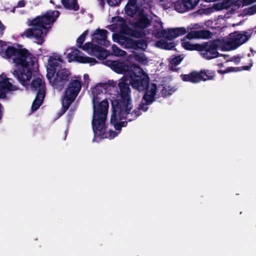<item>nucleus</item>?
<instances>
[{"mask_svg":"<svg viewBox=\"0 0 256 256\" xmlns=\"http://www.w3.org/2000/svg\"><path fill=\"white\" fill-rule=\"evenodd\" d=\"M116 82L109 80L108 82L97 85L92 90L94 98L92 127L94 135L102 138H113L117 136V134L114 130H110L108 132V136H106V120L108 113V102L106 98L101 100L102 98L99 96L108 93L112 88L116 87Z\"/></svg>","mask_w":256,"mask_h":256,"instance_id":"obj_1","label":"nucleus"},{"mask_svg":"<svg viewBox=\"0 0 256 256\" xmlns=\"http://www.w3.org/2000/svg\"><path fill=\"white\" fill-rule=\"evenodd\" d=\"M0 55L5 58L13 57V62L15 64L12 74L22 86L27 84L32 74V68L34 62L32 60V54L26 48H17L9 46L4 51L0 52Z\"/></svg>","mask_w":256,"mask_h":256,"instance_id":"obj_2","label":"nucleus"},{"mask_svg":"<svg viewBox=\"0 0 256 256\" xmlns=\"http://www.w3.org/2000/svg\"><path fill=\"white\" fill-rule=\"evenodd\" d=\"M58 10H49L41 16H38L33 18L29 26L32 28H28L20 34L22 38L24 36L31 38H34L36 39V43L42 44L44 42V38L48 32V25H52L60 16Z\"/></svg>","mask_w":256,"mask_h":256,"instance_id":"obj_3","label":"nucleus"},{"mask_svg":"<svg viewBox=\"0 0 256 256\" xmlns=\"http://www.w3.org/2000/svg\"><path fill=\"white\" fill-rule=\"evenodd\" d=\"M128 72V79L132 88L139 92H146L151 88L150 77L140 66L132 64Z\"/></svg>","mask_w":256,"mask_h":256,"instance_id":"obj_4","label":"nucleus"},{"mask_svg":"<svg viewBox=\"0 0 256 256\" xmlns=\"http://www.w3.org/2000/svg\"><path fill=\"white\" fill-rule=\"evenodd\" d=\"M128 77L123 76L119 80L118 86L119 88V95L120 98L112 100V106L120 107L128 110H132L133 108L132 100L131 98V90L130 87Z\"/></svg>","mask_w":256,"mask_h":256,"instance_id":"obj_5","label":"nucleus"},{"mask_svg":"<svg viewBox=\"0 0 256 256\" xmlns=\"http://www.w3.org/2000/svg\"><path fill=\"white\" fill-rule=\"evenodd\" d=\"M160 30H154L153 34L156 38H164L165 39L158 40L156 43V47L166 50H170L175 47V44L174 42H168L173 38H176V28H168V30L163 29L162 23L160 22L158 24Z\"/></svg>","mask_w":256,"mask_h":256,"instance_id":"obj_6","label":"nucleus"},{"mask_svg":"<svg viewBox=\"0 0 256 256\" xmlns=\"http://www.w3.org/2000/svg\"><path fill=\"white\" fill-rule=\"evenodd\" d=\"M116 106H112V114L110 123L114 126L116 130L119 132L122 130V126L118 122V120L127 119L129 122H131L136 119L142 114L138 110H133L130 113L132 110H128Z\"/></svg>","mask_w":256,"mask_h":256,"instance_id":"obj_7","label":"nucleus"},{"mask_svg":"<svg viewBox=\"0 0 256 256\" xmlns=\"http://www.w3.org/2000/svg\"><path fill=\"white\" fill-rule=\"evenodd\" d=\"M82 88L81 82L78 80H71L64 94L62 102L60 116L64 114L68 109L70 105L74 100Z\"/></svg>","mask_w":256,"mask_h":256,"instance_id":"obj_8","label":"nucleus"},{"mask_svg":"<svg viewBox=\"0 0 256 256\" xmlns=\"http://www.w3.org/2000/svg\"><path fill=\"white\" fill-rule=\"evenodd\" d=\"M30 89L33 92H36L31 107L32 110L34 112L38 110L42 104L46 96L44 81L40 78H34L31 82Z\"/></svg>","mask_w":256,"mask_h":256,"instance_id":"obj_9","label":"nucleus"},{"mask_svg":"<svg viewBox=\"0 0 256 256\" xmlns=\"http://www.w3.org/2000/svg\"><path fill=\"white\" fill-rule=\"evenodd\" d=\"M223 50L221 40L217 38L200 44L198 51L206 60H211L220 56L218 50Z\"/></svg>","mask_w":256,"mask_h":256,"instance_id":"obj_10","label":"nucleus"},{"mask_svg":"<svg viewBox=\"0 0 256 256\" xmlns=\"http://www.w3.org/2000/svg\"><path fill=\"white\" fill-rule=\"evenodd\" d=\"M216 72L208 69L201 70L200 72L192 71L187 74H181L180 78L184 82L197 84L201 81L214 80Z\"/></svg>","mask_w":256,"mask_h":256,"instance_id":"obj_11","label":"nucleus"},{"mask_svg":"<svg viewBox=\"0 0 256 256\" xmlns=\"http://www.w3.org/2000/svg\"><path fill=\"white\" fill-rule=\"evenodd\" d=\"M252 32L251 30L244 34L234 32L230 34L226 40H221L223 50H230L236 48L250 38Z\"/></svg>","mask_w":256,"mask_h":256,"instance_id":"obj_12","label":"nucleus"},{"mask_svg":"<svg viewBox=\"0 0 256 256\" xmlns=\"http://www.w3.org/2000/svg\"><path fill=\"white\" fill-rule=\"evenodd\" d=\"M56 74L55 76L54 73L52 76L48 74L46 76L54 88L61 90L69 80L70 73L68 70L64 68L56 70Z\"/></svg>","mask_w":256,"mask_h":256,"instance_id":"obj_13","label":"nucleus"},{"mask_svg":"<svg viewBox=\"0 0 256 256\" xmlns=\"http://www.w3.org/2000/svg\"><path fill=\"white\" fill-rule=\"evenodd\" d=\"M156 92L157 85L156 84L152 83L150 89L145 92L142 98V103L136 110H138L140 112V110L146 112L148 109V106L151 104L156 100Z\"/></svg>","mask_w":256,"mask_h":256,"instance_id":"obj_14","label":"nucleus"},{"mask_svg":"<svg viewBox=\"0 0 256 256\" xmlns=\"http://www.w3.org/2000/svg\"><path fill=\"white\" fill-rule=\"evenodd\" d=\"M200 26L198 24H194L192 28H190L191 31L187 34L186 38L188 40H192L194 38H210L212 37V34L209 30H196Z\"/></svg>","mask_w":256,"mask_h":256,"instance_id":"obj_15","label":"nucleus"},{"mask_svg":"<svg viewBox=\"0 0 256 256\" xmlns=\"http://www.w3.org/2000/svg\"><path fill=\"white\" fill-rule=\"evenodd\" d=\"M108 32L104 29L98 28L94 31L92 36V40L94 42L98 45L108 46L110 44V42L107 40Z\"/></svg>","mask_w":256,"mask_h":256,"instance_id":"obj_16","label":"nucleus"},{"mask_svg":"<svg viewBox=\"0 0 256 256\" xmlns=\"http://www.w3.org/2000/svg\"><path fill=\"white\" fill-rule=\"evenodd\" d=\"M151 24V20L148 18V14L144 10H140L137 15V20L132 24L134 28L144 30L148 28Z\"/></svg>","mask_w":256,"mask_h":256,"instance_id":"obj_17","label":"nucleus"},{"mask_svg":"<svg viewBox=\"0 0 256 256\" xmlns=\"http://www.w3.org/2000/svg\"><path fill=\"white\" fill-rule=\"evenodd\" d=\"M110 68L118 74H124V76L128 77V72L132 70V65H129L124 62L118 60L112 61Z\"/></svg>","mask_w":256,"mask_h":256,"instance_id":"obj_18","label":"nucleus"},{"mask_svg":"<svg viewBox=\"0 0 256 256\" xmlns=\"http://www.w3.org/2000/svg\"><path fill=\"white\" fill-rule=\"evenodd\" d=\"M16 90L15 86L9 82L8 78L4 75L0 76V98H5L8 92Z\"/></svg>","mask_w":256,"mask_h":256,"instance_id":"obj_19","label":"nucleus"},{"mask_svg":"<svg viewBox=\"0 0 256 256\" xmlns=\"http://www.w3.org/2000/svg\"><path fill=\"white\" fill-rule=\"evenodd\" d=\"M200 0H182V2L177 1V12H182L194 8Z\"/></svg>","mask_w":256,"mask_h":256,"instance_id":"obj_20","label":"nucleus"},{"mask_svg":"<svg viewBox=\"0 0 256 256\" xmlns=\"http://www.w3.org/2000/svg\"><path fill=\"white\" fill-rule=\"evenodd\" d=\"M136 2V0H128L124 8L126 14L131 17L140 10V8Z\"/></svg>","mask_w":256,"mask_h":256,"instance_id":"obj_21","label":"nucleus"},{"mask_svg":"<svg viewBox=\"0 0 256 256\" xmlns=\"http://www.w3.org/2000/svg\"><path fill=\"white\" fill-rule=\"evenodd\" d=\"M84 56H83V54L80 50L77 48H75L70 52L68 54V58L69 62H70L72 60H76L80 63H82Z\"/></svg>","mask_w":256,"mask_h":256,"instance_id":"obj_22","label":"nucleus"},{"mask_svg":"<svg viewBox=\"0 0 256 256\" xmlns=\"http://www.w3.org/2000/svg\"><path fill=\"white\" fill-rule=\"evenodd\" d=\"M63 6L68 10L77 11L79 10V6L77 0H62Z\"/></svg>","mask_w":256,"mask_h":256,"instance_id":"obj_23","label":"nucleus"},{"mask_svg":"<svg viewBox=\"0 0 256 256\" xmlns=\"http://www.w3.org/2000/svg\"><path fill=\"white\" fill-rule=\"evenodd\" d=\"M200 44H191L189 42H184V39L182 42V46L186 50L198 51Z\"/></svg>","mask_w":256,"mask_h":256,"instance_id":"obj_24","label":"nucleus"},{"mask_svg":"<svg viewBox=\"0 0 256 256\" xmlns=\"http://www.w3.org/2000/svg\"><path fill=\"white\" fill-rule=\"evenodd\" d=\"M96 58L100 60H104L107 56L106 51L104 48L99 46V48L95 49L93 52Z\"/></svg>","mask_w":256,"mask_h":256,"instance_id":"obj_25","label":"nucleus"},{"mask_svg":"<svg viewBox=\"0 0 256 256\" xmlns=\"http://www.w3.org/2000/svg\"><path fill=\"white\" fill-rule=\"evenodd\" d=\"M48 64L52 71V73L55 74L57 70V67L59 66L58 62H56V58L52 56H50L48 60Z\"/></svg>","mask_w":256,"mask_h":256,"instance_id":"obj_26","label":"nucleus"},{"mask_svg":"<svg viewBox=\"0 0 256 256\" xmlns=\"http://www.w3.org/2000/svg\"><path fill=\"white\" fill-rule=\"evenodd\" d=\"M148 46L146 42L144 40H136L135 50H145Z\"/></svg>","mask_w":256,"mask_h":256,"instance_id":"obj_27","label":"nucleus"},{"mask_svg":"<svg viewBox=\"0 0 256 256\" xmlns=\"http://www.w3.org/2000/svg\"><path fill=\"white\" fill-rule=\"evenodd\" d=\"M88 34V30H87L84 32L77 38L76 46L78 48H82V45L86 40V36Z\"/></svg>","mask_w":256,"mask_h":256,"instance_id":"obj_28","label":"nucleus"},{"mask_svg":"<svg viewBox=\"0 0 256 256\" xmlns=\"http://www.w3.org/2000/svg\"><path fill=\"white\" fill-rule=\"evenodd\" d=\"M126 47L128 48L135 50L136 40L132 38H128L124 39Z\"/></svg>","mask_w":256,"mask_h":256,"instance_id":"obj_29","label":"nucleus"},{"mask_svg":"<svg viewBox=\"0 0 256 256\" xmlns=\"http://www.w3.org/2000/svg\"><path fill=\"white\" fill-rule=\"evenodd\" d=\"M84 50H90L92 52H94L95 49L99 48V46L98 45L92 44L91 42H88L86 43L84 46H82V48Z\"/></svg>","mask_w":256,"mask_h":256,"instance_id":"obj_30","label":"nucleus"},{"mask_svg":"<svg viewBox=\"0 0 256 256\" xmlns=\"http://www.w3.org/2000/svg\"><path fill=\"white\" fill-rule=\"evenodd\" d=\"M112 54L116 56H122L126 52L122 50L121 49L119 48L116 45H113L112 46Z\"/></svg>","mask_w":256,"mask_h":256,"instance_id":"obj_31","label":"nucleus"},{"mask_svg":"<svg viewBox=\"0 0 256 256\" xmlns=\"http://www.w3.org/2000/svg\"><path fill=\"white\" fill-rule=\"evenodd\" d=\"M169 68L172 71H176V56L173 55L169 60Z\"/></svg>","mask_w":256,"mask_h":256,"instance_id":"obj_32","label":"nucleus"},{"mask_svg":"<svg viewBox=\"0 0 256 256\" xmlns=\"http://www.w3.org/2000/svg\"><path fill=\"white\" fill-rule=\"evenodd\" d=\"M222 2L225 9H228L232 6H236V2L234 0H223Z\"/></svg>","mask_w":256,"mask_h":256,"instance_id":"obj_33","label":"nucleus"},{"mask_svg":"<svg viewBox=\"0 0 256 256\" xmlns=\"http://www.w3.org/2000/svg\"><path fill=\"white\" fill-rule=\"evenodd\" d=\"M131 34L133 37L140 38L143 37L144 36L145 33L142 31H138V30H132Z\"/></svg>","mask_w":256,"mask_h":256,"instance_id":"obj_34","label":"nucleus"},{"mask_svg":"<svg viewBox=\"0 0 256 256\" xmlns=\"http://www.w3.org/2000/svg\"><path fill=\"white\" fill-rule=\"evenodd\" d=\"M82 64H87V63H94L95 64L96 62V60L94 58L88 57L86 56H84V58L83 60L82 61Z\"/></svg>","mask_w":256,"mask_h":256,"instance_id":"obj_35","label":"nucleus"},{"mask_svg":"<svg viewBox=\"0 0 256 256\" xmlns=\"http://www.w3.org/2000/svg\"><path fill=\"white\" fill-rule=\"evenodd\" d=\"M213 8L217 11L225 9L222 2L214 4L213 6Z\"/></svg>","mask_w":256,"mask_h":256,"instance_id":"obj_36","label":"nucleus"},{"mask_svg":"<svg viewBox=\"0 0 256 256\" xmlns=\"http://www.w3.org/2000/svg\"><path fill=\"white\" fill-rule=\"evenodd\" d=\"M186 32V30L184 27L177 28V37L182 36Z\"/></svg>","mask_w":256,"mask_h":256,"instance_id":"obj_37","label":"nucleus"},{"mask_svg":"<svg viewBox=\"0 0 256 256\" xmlns=\"http://www.w3.org/2000/svg\"><path fill=\"white\" fill-rule=\"evenodd\" d=\"M256 13V4L248 8V14L252 15Z\"/></svg>","mask_w":256,"mask_h":256,"instance_id":"obj_38","label":"nucleus"},{"mask_svg":"<svg viewBox=\"0 0 256 256\" xmlns=\"http://www.w3.org/2000/svg\"><path fill=\"white\" fill-rule=\"evenodd\" d=\"M136 60L142 63H144V62L147 61L146 58L144 56H137L136 57Z\"/></svg>","mask_w":256,"mask_h":256,"instance_id":"obj_39","label":"nucleus"},{"mask_svg":"<svg viewBox=\"0 0 256 256\" xmlns=\"http://www.w3.org/2000/svg\"><path fill=\"white\" fill-rule=\"evenodd\" d=\"M240 70L238 68H235V67H228L226 68V72L227 73L230 72H236Z\"/></svg>","mask_w":256,"mask_h":256,"instance_id":"obj_40","label":"nucleus"},{"mask_svg":"<svg viewBox=\"0 0 256 256\" xmlns=\"http://www.w3.org/2000/svg\"><path fill=\"white\" fill-rule=\"evenodd\" d=\"M152 0H144V6L143 8L147 9L150 6Z\"/></svg>","mask_w":256,"mask_h":256,"instance_id":"obj_41","label":"nucleus"},{"mask_svg":"<svg viewBox=\"0 0 256 256\" xmlns=\"http://www.w3.org/2000/svg\"><path fill=\"white\" fill-rule=\"evenodd\" d=\"M124 38L123 36L122 35L116 34H112V38L114 42H116V39L118 40L123 39Z\"/></svg>","mask_w":256,"mask_h":256,"instance_id":"obj_42","label":"nucleus"},{"mask_svg":"<svg viewBox=\"0 0 256 256\" xmlns=\"http://www.w3.org/2000/svg\"><path fill=\"white\" fill-rule=\"evenodd\" d=\"M120 2V0H108V3L110 6H116Z\"/></svg>","mask_w":256,"mask_h":256,"instance_id":"obj_43","label":"nucleus"},{"mask_svg":"<svg viewBox=\"0 0 256 256\" xmlns=\"http://www.w3.org/2000/svg\"><path fill=\"white\" fill-rule=\"evenodd\" d=\"M255 2L256 0H243L242 4L243 6H248Z\"/></svg>","mask_w":256,"mask_h":256,"instance_id":"obj_44","label":"nucleus"},{"mask_svg":"<svg viewBox=\"0 0 256 256\" xmlns=\"http://www.w3.org/2000/svg\"><path fill=\"white\" fill-rule=\"evenodd\" d=\"M136 4L138 5V6L140 7V8H140V10H144V8H143V6H144V0H136Z\"/></svg>","mask_w":256,"mask_h":256,"instance_id":"obj_45","label":"nucleus"},{"mask_svg":"<svg viewBox=\"0 0 256 256\" xmlns=\"http://www.w3.org/2000/svg\"><path fill=\"white\" fill-rule=\"evenodd\" d=\"M26 2L24 0H20L18 2L17 7L23 8L26 6Z\"/></svg>","mask_w":256,"mask_h":256,"instance_id":"obj_46","label":"nucleus"},{"mask_svg":"<svg viewBox=\"0 0 256 256\" xmlns=\"http://www.w3.org/2000/svg\"><path fill=\"white\" fill-rule=\"evenodd\" d=\"M84 79L85 83H87L88 84L89 82V81L90 80V79L89 78V76L88 74H84Z\"/></svg>","mask_w":256,"mask_h":256,"instance_id":"obj_47","label":"nucleus"},{"mask_svg":"<svg viewBox=\"0 0 256 256\" xmlns=\"http://www.w3.org/2000/svg\"><path fill=\"white\" fill-rule=\"evenodd\" d=\"M183 58L184 57L182 55H177V66L181 62Z\"/></svg>","mask_w":256,"mask_h":256,"instance_id":"obj_48","label":"nucleus"},{"mask_svg":"<svg viewBox=\"0 0 256 256\" xmlns=\"http://www.w3.org/2000/svg\"><path fill=\"white\" fill-rule=\"evenodd\" d=\"M4 46H6V42L2 40H0V52L2 51V50H3L2 48Z\"/></svg>","mask_w":256,"mask_h":256,"instance_id":"obj_49","label":"nucleus"},{"mask_svg":"<svg viewBox=\"0 0 256 256\" xmlns=\"http://www.w3.org/2000/svg\"><path fill=\"white\" fill-rule=\"evenodd\" d=\"M162 94L164 96H166L168 94L167 90L166 89H165L164 87L163 89L162 90ZM168 94H170L168 93Z\"/></svg>","mask_w":256,"mask_h":256,"instance_id":"obj_50","label":"nucleus"},{"mask_svg":"<svg viewBox=\"0 0 256 256\" xmlns=\"http://www.w3.org/2000/svg\"><path fill=\"white\" fill-rule=\"evenodd\" d=\"M120 124V126H122V127H124V126H127V124H128V122H126V121H124V122H119Z\"/></svg>","mask_w":256,"mask_h":256,"instance_id":"obj_51","label":"nucleus"},{"mask_svg":"<svg viewBox=\"0 0 256 256\" xmlns=\"http://www.w3.org/2000/svg\"><path fill=\"white\" fill-rule=\"evenodd\" d=\"M252 66V64H251L250 66H244L242 67V69L244 70H249L250 68V67Z\"/></svg>","mask_w":256,"mask_h":256,"instance_id":"obj_52","label":"nucleus"},{"mask_svg":"<svg viewBox=\"0 0 256 256\" xmlns=\"http://www.w3.org/2000/svg\"><path fill=\"white\" fill-rule=\"evenodd\" d=\"M54 58H56V62H62V60L60 56H54Z\"/></svg>","mask_w":256,"mask_h":256,"instance_id":"obj_53","label":"nucleus"},{"mask_svg":"<svg viewBox=\"0 0 256 256\" xmlns=\"http://www.w3.org/2000/svg\"><path fill=\"white\" fill-rule=\"evenodd\" d=\"M218 72L220 74H224L227 73V72H226V69L225 70H218Z\"/></svg>","mask_w":256,"mask_h":256,"instance_id":"obj_54","label":"nucleus"},{"mask_svg":"<svg viewBox=\"0 0 256 256\" xmlns=\"http://www.w3.org/2000/svg\"><path fill=\"white\" fill-rule=\"evenodd\" d=\"M173 4H174V10H176V2H174Z\"/></svg>","mask_w":256,"mask_h":256,"instance_id":"obj_55","label":"nucleus"},{"mask_svg":"<svg viewBox=\"0 0 256 256\" xmlns=\"http://www.w3.org/2000/svg\"><path fill=\"white\" fill-rule=\"evenodd\" d=\"M218 66H219V67H222L223 66V64L221 63L218 64Z\"/></svg>","mask_w":256,"mask_h":256,"instance_id":"obj_56","label":"nucleus"},{"mask_svg":"<svg viewBox=\"0 0 256 256\" xmlns=\"http://www.w3.org/2000/svg\"><path fill=\"white\" fill-rule=\"evenodd\" d=\"M50 2L51 3H53V2H52V0H50Z\"/></svg>","mask_w":256,"mask_h":256,"instance_id":"obj_57","label":"nucleus"}]
</instances>
